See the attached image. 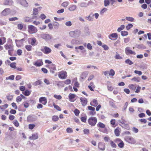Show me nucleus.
<instances>
[{
	"instance_id": "obj_1",
	"label": "nucleus",
	"mask_w": 151,
	"mask_h": 151,
	"mask_svg": "<svg viewBox=\"0 0 151 151\" xmlns=\"http://www.w3.org/2000/svg\"><path fill=\"white\" fill-rule=\"evenodd\" d=\"M81 32L79 29H76L74 31H71L69 32V35L72 37H76L80 36Z\"/></svg>"
},
{
	"instance_id": "obj_2",
	"label": "nucleus",
	"mask_w": 151,
	"mask_h": 151,
	"mask_svg": "<svg viewBox=\"0 0 151 151\" xmlns=\"http://www.w3.org/2000/svg\"><path fill=\"white\" fill-rule=\"evenodd\" d=\"M89 124L92 126H94L97 122L96 118L94 116L90 117L88 120Z\"/></svg>"
},
{
	"instance_id": "obj_3",
	"label": "nucleus",
	"mask_w": 151,
	"mask_h": 151,
	"mask_svg": "<svg viewBox=\"0 0 151 151\" xmlns=\"http://www.w3.org/2000/svg\"><path fill=\"white\" fill-rule=\"evenodd\" d=\"M28 29L29 32L30 34L35 33L37 31V28L32 25H28Z\"/></svg>"
},
{
	"instance_id": "obj_4",
	"label": "nucleus",
	"mask_w": 151,
	"mask_h": 151,
	"mask_svg": "<svg viewBox=\"0 0 151 151\" xmlns=\"http://www.w3.org/2000/svg\"><path fill=\"white\" fill-rule=\"evenodd\" d=\"M37 119V116L35 115H30L27 118V121L29 122H32L36 121Z\"/></svg>"
},
{
	"instance_id": "obj_5",
	"label": "nucleus",
	"mask_w": 151,
	"mask_h": 151,
	"mask_svg": "<svg viewBox=\"0 0 151 151\" xmlns=\"http://www.w3.org/2000/svg\"><path fill=\"white\" fill-rule=\"evenodd\" d=\"M41 50L44 53L46 54H49L52 52L51 49L46 46H44L43 48L41 49Z\"/></svg>"
},
{
	"instance_id": "obj_6",
	"label": "nucleus",
	"mask_w": 151,
	"mask_h": 151,
	"mask_svg": "<svg viewBox=\"0 0 151 151\" xmlns=\"http://www.w3.org/2000/svg\"><path fill=\"white\" fill-rule=\"evenodd\" d=\"M11 12V11L9 8L5 9L2 12L1 15L2 16H7Z\"/></svg>"
},
{
	"instance_id": "obj_7",
	"label": "nucleus",
	"mask_w": 151,
	"mask_h": 151,
	"mask_svg": "<svg viewBox=\"0 0 151 151\" xmlns=\"http://www.w3.org/2000/svg\"><path fill=\"white\" fill-rule=\"evenodd\" d=\"M18 2L24 7H27L28 4L25 0H17Z\"/></svg>"
},
{
	"instance_id": "obj_8",
	"label": "nucleus",
	"mask_w": 151,
	"mask_h": 151,
	"mask_svg": "<svg viewBox=\"0 0 151 151\" xmlns=\"http://www.w3.org/2000/svg\"><path fill=\"white\" fill-rule=\"evenodd\" d=\"M48 67L50 69V72L53 74L55 73L54 71L56 70V65L54 64H52L50 65H49Z\"/></svg>"
},
{
	"instance_id": "obj_9",
	"label": "nucleus",
	"mask_w": 151,
	"mask_h": 151,
	"mask_svg": "<svg viewBox=\"0 0 151 151\" xmlns=\"http://www.w3.org/2000/svg\"><path fill=\"white\" fill-rule=\"evenodd\" d=\"M58 76L62 79H65L67 76V73L65 71L60 72L59 73Z\"/></svg>"
},
{
	"instance_id": "obj_10",
	"label": "nucleus",
	"mask_w": 151,
	"mask_h": 151,
	"mask_svg": "<svg viewBox=\"0 0 151 151\" xmlns=\"http://www.w3.org/2000/svg\"><path fill=\"white\" fill-rule=\"evenodd\" d=\"M126 141L129 143L134 144L135 142L133 138L130 137H127L125 138Z\"/></svg>"
},
{
	"instance_id": "obj_11",
	"label": "nucleus",
	"mask_w": 151,
	"mask_h": 151,
	"mask_svg": "<svg viewBox=\"0 0 151 151\" xmlns=\"http://www.w3.org/2000/svg\"><path fill=\"white\" fill-rule=\"evenodd\" d=\"M40 36L42 38L46 40H49L51 39L50 36L47 34H41L40 35Z\"/></svg>"
},
{
	"instance_id": "obj_12",
	"label": "nucleus",
	"mask_w": 151,
	"mask_h": 151,
	"mask_svg": "<svg viewBox=\"0 0 151 151\" xmlns=\"http://www.w3.org/2000/svg\"><path fill=\"white\" fill-rule=\"evenodd\" d=\"M24 41V38L20 40H16L15 42L17 47H20L23 44L22 41Z\"/></svg>"
},
{
	"instance_id": "obj_13",
	"label": "nucleus",
	"mask_w": 151,
	"mask_h": 151,
	"mask_svg": "<svg viewBox=\"0 0 151 151\" xmlns=\"http://www.w3.org/2000/svg\"><path fill=\"white\" fill-rule=\"evenodd\" d=\"M129 47H127L125 49V52L127 55L133 54L135 55V52L132 50L129 49Z\"/></svg>"
},
{
	"instance_id": "obj_14",
	"label": "nucleus",
	"mask_w": 151,
	"mask_h": 151,
	"mask_svg": "<svg viewBox=\"0 0 151 151\" xmlns=\"http://www.w3.org/2000/svg\"><path fill=\"white\" fill-rule=\"evenodd\" d=\"M38 138V135L37 133H35L32 134V136H30L29 139L30 140H35Z\"/></svg>"
},
{
	"instance_id": "obj_15",
	"label": "nucleus",
	"mask_w": 151,
	"mask_h": 151,
	"mask_svg": "<svg viewBox=\"0 0 151 151\" xmlns=\"http://www.w3.org/2000/svg\"><path fill=\"white\" fill-rule=\"evenodd\" d=\"M80 100L82 105L83 106H85L87 103V99L86 98L81 97L80 98Z\"/></svg>"
},
{
	"instance_id": "obj_16",
	"label": "nucleus",
	"mask_w": 151,
	"mask_h": 151,
	"mask_svg": "<svg viewBox=\"0 0 151 151\" xmlns=\"http://www.w3.org/2000/svg\"><path fill=\"white\" fill-rule=\"evenodd\" d=\"M13 1L12 0H4V4L5 5H12L13 4Z\"/></svg>"
},
{
	"instance_id": "obj_17",
	"label": "nucleus",
	"mask_w": 151,
	"mask_h": 151,
	"mask_svg": "<svg viewBox=\"0 0 151 151\" xmlns=\"http://www.w3.org/2000/svg\"><path fill=\"white\" fill-rule=\"evenodd\" d=\"M115 142H120V143H119L118 144V146L121 148H122L124 147V143L120 139H116L115 141Z\"/></svg>"
},
{
	"instance_id": "obj_18",
	"label": "nucleus",
	"mask_w": 151,
	"mask_h": 151,
	"mask_svg": "<svg viewBox=\"0 0 151 151\" xmlns=\"http://www.w3.org/2000/svg\"><path fill=\"white\" fill-rule=\"evenodd\" d=\"M98 146L99 149L103 151H104L105 149V144L103 143H99L98 144Z\"/></svg>"
},
{
	"instance_id": "obj_19",
	"label": "nucleus",
	"mask_w": 151,
	"mask_h": 151,
	"mask_svg": "<svg viewBox=\"0 0 151 151\" xmlns=\"http://www.w3.org/2000/svg\"><path fill=\"white\" fill-rule=\"evenodd\" d=\"M39 101L44 105H45L47 103L46 99L45 97H40L39 99Z\"/></svg>"
},
{
	"instance_id": "obj_20",
	"label": "nucleus",
	"mask_w": 151,
	"mask_h": 151,
	"mask_svg": "<svg viewBox=\"0 0 151 151\" xmlns=\"http://www.w3.org/2000/svg\"><path fill=\"white\" fill-rule=\"evenodd\" d=\"M76 95L70 93L69 95V100L70 101L73 102L75 100H73V99L76 96Z\"/></svg>"
},
{
	"instance_id": "obj_21",
	"label": "nucleus",
	"mask_w": 151,
	"mask_h": 151,
	"mask_svg": "<svg viewBox=\"0 0 151 151\" xmlns=\"http://www.w3.org/2000/svg\"><path fill=\"white\" fill-rule=\"evenodd\" d=\"M43 64V63L42 61L39 60H37L34 63V65L40 67Z\"/></svg>"
},
{
	"instance_id": "obj_22",
	"label": "nucleus",
	"mask_w": 151,
	"mask_h": 151,
	"mask_svg": "<svg viewBox=\"0 0 151 151\" xmlns=\"http://www.w3.org/2000/svg\"><path fill=\"white\" fill-rule=\"evenodd\" d=\"M118 35L116 33H113L111 34H110L109 36V39L111 40H112V39L111 38V37L117 39L118 38Z\"/></svg>"
},
{
	"instance_id": "obj_23",
	"label": "nucleus",
	"mask_w": 151,
	"mask_h": 151,
	"mask_svg": "<svg viewBox=\"0 0 151 151\" xmlns=\"http://www.w3.org/2000/svg\"><path fill=\"white\" fill-rule=\"evenodd\" d=\"M4 47L5 49L6 50L13 49V45H12L9 44H6L4 45Z\"/></svg>"
},
{
	"instance_id": "obj_24",
	"label": "nucleus",
	"mask_w": 151,
	"mask_h": 151,
	"mask_svg": "<svg viewBox=\"0 0 151 151\" xmlns=\"http://www.w3.org/2000/svg\"><path fill=\"white\" fill-rule=\"evenodd\" d=\"M120 128L119 127L117 128L114 130V133L115 135L117 136H118L120 134Z\"/></svg>"
},
{
	"instance_id": "obj_25",
	"label": "nucleus",
	"mask_w": 151,
	"mask_h": 151,
	"mask_svg": "<svg viewBox=\"0 0 151 151\" xmlns=\"http://www.w3.org/2000/svg\"><path fill=\"white\" fill-rule=\"evenodd\" d=\"M76 8V6L75 5H71L68 8V10L70 11H74Z\"/></svg>"
},
{
	"instance_id": "obj_26",
	"label": "nucleus",
	"mask_w": 151,
	"mask_h": 151,
	"mask_svg": "<svg viewBox=\"0 0 151 151\" xmlns=\"http://www.w3.org/2000/svg\"><path fill=\"white\" fill-rule=\"evenodd\" d=\"M88 74L86 72H83L82 73L81 76V78L83 79H84L86 78Z\"/></svg>"
},
{
	"instance_id": "obj_27",
	"label": "nucleus",
	"mask_w": 151,
	"mask_h": 151,
	"mask_svg": "<svg viewBox=\"0 0 151 151\" xmlns=\"http://www.w3.org/2000/svg\"><path fill=\"white\" fill-rule=\"evenodd\" d=\"M131 80L134 81L139 82L140 81L141 78L139 77H135L132 78Z\"/></svg>"
},
{
	"instance_id": "obj_28",
	"label": "nucleus",
	"mask_w": 151,
	"mask_h": 151,
	"mask_svg": "<svg viewBox=\"0 0 151 151\" xmlns=\"http://www.w3.org/2000/svg\"><path fill=\"white\" fill-rule=\"evenodd\" d=\"M92 14H91L88 16L86 17V19L89 21H93V16H92Z\"/></svg>"
},
{
	"instance_id": "obj_29",
	"label": "nucleus",
	"mask_w": 151,
	"mask_h": 151,
	"mask_svg": "<svg viewBox=\"0 0 151 151\" xmlns=\"http://www.w3.org/2000/svg\"><path fill=\"white\" fill-rule=\"evenodd\" d=\"M97 126L98 127L102 128H104L105 127V125L103 123L101 122H99Z\"/></svg>"
},
{
	"instance_id": "obj_30",
	"label": "nucleus",
	"mask_w": 151,
	"mask_h": 151,
	"mask_svg": "<svg viewBox=\"0 0 151 151\" xmlns=\"http://www.w3.org/2000/svg\"><path fill=\"white\" fill-rule=\"evenodd\" d=\"M53 25L54 27L56 29H58V28L59 26V24L56 22H53Z\"/></svg>"
},
{
	"instance_id": "obj_31",
	"label": "nucleus",
	"mask_w": 151,
	"mask_h": 151,
	"mask_svg": "<svg viewBox=\"0 0 151 151\" xmlns=\"http://www.w3.org/2000/svg\"><path fill=\"white\" fill-rule=\"evenodd\" d=\"M126 19L127 21L132 22H134V19L132 17H126Z\"/></svg>"
},
{
	"instance_id": "obj_32",
	"label": "nucleus",
	"mask_w": 151,
	"mask_h": 151,
	"mask_svg": "<svg viewBox=\"0 0 151 151\" xmlns=\"http://www.w3.org/2000/svg\"><path fill=\"white\" fill-rule=\"evenodd\" d=\"M121 33V35L123 36H127L128 35V32L126 31H122Z\"/></svg>"
},
{
	"instance_id": "obj_33",
	"label": "nucleus",
	"mask_w": 151,
	"mask_h": 151,
	"mask_svg": "<svg viewBox=\"0 0 151 151\" xmlns=\"http://www.w3.org/2000/svg\"><path fill=\"white\" fill-rule=\"evenodd\" d=\"M33 14L34 15H36L38 13V11L37 9L35 8L33 9Z\"/></svg>"
},
{
	"instance_id": "obj_34",
	"label": "nucleus",
	"mask_w": 151,
	"mask_h": 151,
	"mask_svg": "<svg viewBox=\"0 0 151 151\" xmlns=\"http://www.w3.org/2000/svg\"><path fill=\"white\" fill-rule=\"evenodd\" d=\"M30 93L31 92H30L28 90H26L24 92H23V93L26 96H29Z\"/></svg>"
},
{
	"instance_id": "obj_35",
	"label": "nucleus",
	"mask_w": 151,
	"mask_h": 151,
	"mask_svg": "<svg viewBox=\"0 0 151 151\" xmlns=\"http://www.w3.org/2000/svg\"><path fill=\"white\" fill-rule=\"evenodd\" d=\"M14 75H12L9 77H6V80H13L14 79Z\"/></svg>"
},
{
	"instance_id": "obj_36",
	"label": "nucleus",
	"mask_w": 151,
	"mask_h": 151,
	"mask_svg": "<svg viewBox=\"0 0 151 151\" xmlns=\"http://www.w3.org/2000/svg\"><path fill=\"white\" fill-rule=\"evenodd\" d=\"M8 106V105L7 104H5L3 106H0V108L2 110L5 109L6 108H7Z\"/></svg>"
},
{
	"instance_id": "obj_37",
	"label": "nucleus",
	"mask_w": 151,
	"mask_h": 151,
	"mask_svg": "<svg viewBox=\"0 0 151 151\" xmlns=\"http://www.w3.org/2000/svg\"><path fill=\"white\" fill-rule=\"evenodd\" d=\"M124 27H125V26L124 25H121L120 26V27H119L118 28L117 31L118 32H121V31L124 28Z\"/></svg>"
},
{
	"instance_id": "obj_38",
	"label": "nucleus",
	"mask_w": 151,
	"mask_h": 151,
	"mask_svg": "<svg viewBox=\"0 0 151 151\" xmlns=\"http://www.w3.org/2000/svg\"><path fill=\"white\" fill-rule=\"evenodd\" d=\"M115 74V72L113 69H111L109 72V76H114Z\"/></svg>"
},
{
	"instance_id": "obj_39",
	"label": "nucleus",
	"mask_w": 151,
	"mask_h": 151,
	"mask_svg": "<svg viewBox=\"0 0 151 151\" xmlns=\"http://www.w3.org/2000/svg\"><path fill=\"white\" fill-rule=\"evenodd\" d=\"M104 5L105 6H106L109 4L110 1L109 0H105L104 1Z\"/></svg>"
},
{
	"instance_id": "obj_40",
	"label": "nucleus",
	"mask_w": 151,
	"mask_h": 151,
	"mask_svg": "<svg viewBox=\"0 0 151 151\" xmlns=\"http://www.w3.org/2000/svg\"><path fill=\"white\" fill-rule=\"evenodd\" d=\"M59 119V117L58 116H54L52 117V120L53 121H57Z\"/></svg>"
},
{
	"instance_id": "obj_41",
	"label": "nucleus",
	"mask_w": 151,
	"mask_h": 151,
	"mask_svg": "<svg viewBox=\"0 0 151 151\" xmlns=\"http://www.w3.org/2000/svg\"><path fill=\"white\" fill-rule=\"evenodd\" d=\"M36 41V40L35 38H32L31 40V44L33 46L35 45V43Z\"/></svg>"
},
{
	"instance_id": "obj_42",
	"label": "nucleus",
	"mask_w": 151,
	"mask_h": 151,
	"mask_svg": "<svg viewBox=\"0 0 151 151\" xmlns=\"http://www.w3.org/2000/svg\"><path fill=\"white\" fill-rule=\"evenodd\" d=\"M25 47L27 51H30L31 50L32 47L30 45H27L25 46Z\"/></svg>"
},
{
	"instance_id": "obj_43",
	"label": "nucleus",
	"mask_w": 151,
	"mask_h": 151,
	"mask_svg": "<svg viewBox=\"0 0 151 151\" xmlns=\"http://www.w3.org/2000/svg\"><path fill=\"white\" fill-rule=\"evenodd\" d=\"M83 131L84 134L88 135L89 134V131L88 129H84Z\"/></svg>"
},
{
	"instance_id": "obj_44",
	"label": "nucleus",
	"mask_w": 151,
	"mask_h": 151,
	"mask_svg": "<svg viewBox=\"0 0 151 151\" xmlns=\"http://www.w3.org/2000/svg\"><path fill=\"white\" fill-rule=\"evenodd\" d=\"M110 143H111V146L113 148H116V145L114 142L112 141L111 140L110 141Z\"/></svg>"
},
{
	"instance_id": "obj_45",
	"label": "nucleus",
	"mask_w": 151,
	"mask_h": 151,
	"mask_svg": "<svg viewBox=\"0 0 151 151\" xmlns=\"http://www.w3.org/2000/svg\"><path fill=\"white\" fill-rule=\"evenodd\" d=\"M133 26V25L131 24H128L126 26V28L127 30H128Z\"/></svg>"
},
{
	"instance_id": "obj_46",
	"label": "nucleus",
	"mask_w": 151,
	"mask_h": 151,
	"mask_svg": "<svg viewBox=\"0 0 151 151\" xmlns=\"http://www.w3.org/2000/svg\"><path fill=\"white\" fill-rule=\"evenodd\" d=\"M69 4V2L67 1H66L63 2L62 4V6L64 7H66Z\"/></svg>"
},
{
	"instance_id": "obj_47",
	"label": "nucleus",
	"mask_w": 151,
	"mask_h": 151,
	"mask_svg": "<svg viewBox=\"0 0 151 151\" xmlns=\"http://www.w3.org/2000/svg\"><path fill=\"white\" fill-rule=\"evenodd\" d=\"M107 10V9L106 8H104L103 9L100 11V14H103L104 13L106 12Z\"/></svg>"
},
{
	"instance_id": "obj_48",
	"label": "nucleus",
	"mask_w": 151,
	"mask_h": 151,
	"mask_svg": "<svg viewBox=\"0 0 151 151\" xmlns=\"http://www.w3.org/2000/svg\"><path fill=\"white\" fill-rule=\"evenodd\" d=\"M24 20L26 22H31L32 21V19L29 17H26Z\"/></svg>"
},
{
	"instance_id": "obj_49",
	"label": "nucleus",
	"mask_w": 151,
	"mask_h": 151,
	"mask_svg": "<svg viewBox=\"0 0 151 151\" xmlns=\"http://www.w3.org/2000/svg\"><path fill=\"white\" fill-rule=\"evenodd\" d=\"M125 62L126 63L128 64L129 65H131L133 64V63L129 59L126 60Z\"/></svg>"
},
{
	"instance_id": "obj_50",
	"label": "nucleus",
	"mask_w": 151,
	"mask_h": 151,
	"mask_svg": "<svg viewBox=\"0 0 151 151\" xmlns=\"http://www.w3.org/2000/svg\"><path fill=\"white\" fill-rule=\"evenodd\" d=\"M74 112L75 113V115L76 116H78L80 113L79 111L77 109H75L74 110Z\"/></svg>"
},
{
	"instance_id": "obj_51",
	"label": "nucleus",
	"mask_w": 151,
	"mask_h": 151,
	"mask_svg": "<svg viewBox=\"0 0 151 151\" xmlns=\"http://www.w3.org/2000/svg\"><path fill=\"white\" fill-rule=\"evenodd\" d=\"M54 97L56 99H58V100L61 99H62V96L60 95H54Z\"/></svg>"
},
{
	"instance_id": "obj_52",
	"label": "nucleus",
	"mask_w": 151,
	"mask_h": 151,
	"mask_svg": "<svg viewBox=\"0 0 151 151\" xmlns=\"http://www.w3.org/2000/svg\"><path fill=\"white\" fill-rule=\"evenodd\" d=\"M18 18L16 17L10 18L9 19V20L10 21H15V20H17Z\"/></svg>"
},
{
	"instance_id": "obj_53",
	"label": "nucleus",
	"mask_w": 151,
	"mask_h": 151,
	"mask_svg": "<svg viewBox=\"0 0 151 151\" xmlns=\"http://www.w3.org/2000/svg\"><path fill=\"white\" fill-rule=\"evenodd\" d=\"M65 25L67 26L70 27L72 25V23L70 21H68L65 22Z\"/></svg>"
},
{
	"instance_id": "obj_54",
	"label": "nucleus",
	"mask_w": 151,
	"mask_h": 151,
	"mask_svg": "<svg viewBox=\"0 0 151 151\" xmlns=\"http://www.w3.org/2000/svg\"><path fill=\"white\" fill-rule=\"evenodd\" d=\"M28 126L29 129H32L35 127V125L34 124H30Z\"/></svg>"
},
{
	"instance_id": "obj_55",
	"label": "nucleus",
	"mask_w": 151,
	"mask_h": 151,
	"mask_svg": "<svg viewBox=\"0 0 151 151\" xmlns=\"http://www.w3.org/2000/svg\"><path fill=\"white\" fill-rule=\"evenodd\" d=\"M75 48L76 50L80 49V50H82L84 49V48L83 46H80L78 47H75Z\"/></svg>"
},
{
	"instance_id": "obj_56",
	"label": "nucleus",
	"mask_w": 151,
	"mask_h": 151,
	"mask_svg": "<svg viewBox=\"0 0 151 151\" xmlns=\"http://www.w3.org/2000/svg\"><path fill=\"white\" fill-rule=\"evenodd\" d=\"M80 6L82 7H86L87 6V4L85 2H82L80 4Z\"/></svg>"
},
{
	"instance_id": "obj_57",
	"label": "nucleus",
	"mask_w": 151,
	"mask_h": 151,
	"mask_svg": "<svg viewBox=\"0 0 151 151\" xmlns=\"http://www.w3.org/2000/svg\"><path fill=\"white\" fill-rule=\"evenodd\" d=\"M129 88L133 90H135L136 87L133 84L130 85L129 86Z\"/></svg>"
},
{
	"instance_id": "obj_58",
	"label": "nucleus",
	"mask_w": 151,
	"mask_h": 151,
	"mask_svg": "<svg viewBox=\"0 0 151 151\" xmlns=\"http://www.w3.org/2000/svg\"><path fill=\"white\" fill-rule=\"evenodd\" d=\"M66 131L68 133H71L73 132V131L71 128L69 127L67 128L66 129Z\"/></svg>"
},
{
	"instance_id": "obj_59",
	"label": "nucleus",
	"mask_w": 151,
	"mask_h": 151,
	"mask_svg": "<svg viewBox=\"0 0 151 151\" xmlns=\"http://www.w3.org/2000/svg\"><path fill=\"white\" fill-rule=\"evenodd\" d=\"M110 122L111 124L112 125L113 127H114L115 124V120L112 119L110 121Z\"/></svg>"
},
{
	"instance_id": "obj_60",
	"label": "nucleus",
	"mask_w": 151,
	"mask_h": 151,
	"mask_svg": "<svg viewBox=\"0 0 151 151\" xmlns=\"http://www.w3.org/2000/svg\"><path fill=\"white\" fill-rule=\"evenodd\" d=\"M88 110L92 111H94L95 108L91 106H88Z\"/></svg>"
},
{
	"instance_id": "obj_61",
	"label": "nucleus",
	"mask_w": 151,
	"mask_h": 151,
	"mask_svg": "<svg viewBox=\"0 0 151 151\" xmlns=\"http://www.w3.org/2000/svg\"><path fill=\"white\" fill-rule=\"evenodd\" d=\"M109 104L113 108H115L116 107V106L114 103L112 101H110L109 102Z\"/></svg>"
},
{
	"instance_id": "obj_62",
	"label": "nucleus",
	"mask_w": 151,
	"mask_h": 151,
	"mask_svg": "<svg viewBox=\"0 0 151 151\" xmlns=\"http://www.w3.org/2000/svg\"><path fill=\"white\" fill-rule=\"evenodd\" d=\"M16 63H11L10 65V67L13 68H16Z\"/></svg>"
},
{
	"instance_id": "obj_63",
	"label": "nucleus",
	"mask_w": 151,
	"mask_h": 151,
	"mask_svg": "<svg viewBox=\"0 0 151 151\" xmlns=\"http://www.w3.org/2000/svg\"><path fill=\"white\" fill-rule=\"evenodd\" d=\"M23 26L22 24H18L17 25V27L18 29L20 30H22L23 28Z\"/></svg>"
},
{
	"instance_id": "obj_64",
	"label": "nucleus",
	"mask_w": 151,
	"mask_h": 151,
	"mask_svg": "<svg viewBox=\"0 0 151 151\" xmlns=\"http://www.w3.org/2000/svg\"><path fill=\"white\" fill-rule=\"evenodd\" d=\"M13 123L14 124V125H15V126L17 127H18L19 125V122L17 121V120H15L14 122Z\"/></svg>"
}]
</instances>
